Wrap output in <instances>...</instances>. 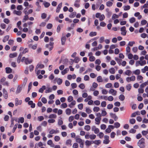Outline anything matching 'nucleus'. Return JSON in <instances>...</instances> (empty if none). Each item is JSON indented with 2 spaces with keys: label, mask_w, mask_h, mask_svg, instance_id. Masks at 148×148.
I'll return each instance as SVG.
<instances>
[{
  "label": "nucleus",
  "mask_w": 148,
  "mask_h": 148,
  "mask_svg": "<svg viewBox=\"0 0 148 148\" xmlns=\"http://www.w3.org/2000/svg\"><path fill=\"white\" fill-rule=\"evenodd\" d=\"M138 145L140 148H143L145 147V139L142 138L139 140L137 143Z\"/></svg>",
  "instance_id": "f257e3e1"
},
{
  "label": "nucleus",
  "mask_w": 148,
  "mask_h": 148,
  "mask_svg": "<svg viewBox=\"0 0 148 148\" xmlns=\"http://www.w3.org/2000/svg\"><path fill=\"white\" fill-rule=\"evenodd\" d=\"M21 61L22 62H24L26 64H28L31 63L32 62V60L29 58L23 57H22Z\"/></svg>",
  "instance_id": "f03ea898"
},
{
  "label": "nucleus",
  "mask_w": 148,
  "mask_h": 148,
  "mask_svg": "<svg viewBox=\"0 0 148 148\" xmlns=\"http://www.w3.org/2000/svg\"><path fill=\"white\" fill-rule=\"evenodd\" d=\"M75 141L76 142L80 144L79 146L81 148H83L84 147V141L81 138L76 137Z\"/></svg>",
  "instance_id": "7ed1b4c3"
},
{
  "label": "nucleus",
  "mask_w": 148,
  "mask_h": 148,
  "mask_svg": "<svg viewBox=\"0 0 148 148\" xmlns=\"http://www.w3.org/2000/svg\"><path fill=\"white\" fill-rule=\"evenodd\" d=\"M146 64V61L145 60H139L137 61L136 63V66H138L139 65L140 66H143Z\"/></svg>",
  "instance_id": "20e7f679"
},
{
  "label": "nucleus",
  "mask_w": 148,
  "mask_h": 148,
  "mask_svg": "<svg viewBox=\"0 0 148 148\" xmlns=\"http://www.w3.org/2000/svg\"><path fill=\"white\" fill-rule=\"evenodd\" d=\"M136 77L134 75H132L131 77H127L126 79V81L128 82H130L131 81H134Z\"/></svg>",
  "instance_id": "39448f33"
},
{
  "label": "nucleus",
  "mask_w": 148,
  "mask_h": 148,
  "mask_svg": "<svg viewBox=\"0 0 148 148\" xmlns=\"http://www.w3.org/2000/svg\"><path fill=\"white\" fill-rule=\"evenodd\" d=\"M109 138V137L108 136H104V140H103V143L106 144H108L110 141Z\"/></svg>",
  "instance_id": "423d86ee"
},
{
  "label": "nucleus",
  "mask_w": 148,
  "mask_h": 148,
  "mask_svg": "<svg viewBox=\"0 0 148 148\" xmlns=\"http://www.w3.org/2000/svg\"><path fill=\"white\" fill-rule=\"evenodd\" d=\"M92 130V131H94V133L95 134H97L99 133V129L95 126H93L91 128Z\"/></svg>",
  "instance_id": "0eeeda50"
},
{
  "label": "nucleus",
  "mask_w": 148,
  "mask_h": 148,
  "mask_svg": "<svg viewBox=\"0 0 148 148\" xmlns=\"http://www.w3.org/2000/svg\"><path fill=\"white\" fill-rule=\"evenodd\" d=\"M121 34L123 36H125L126 34L127 31L126 30V27L125 26H123L121 28Z\"/></svg>",
  "instance_id": "6e6552de"
},
{
  "label": "nucleus",
  "mask_w": 148,
  "mask_h": 148,
  "mask_svg": "<svg viewBox=\"0 0 148 148\" xmlns=\"http://www.w3.org/2000/svg\"><path fill=\"white\" fill-rule=\"evenodd\" d=\"M109 93L112 94L114 96H115L116 94L117 91L114 89H111L109 90Z\"/></svg>",
  "instance_id": "1a4fd4ad"
},
{
  "label": "nucleus",
  "mask_w": 148,
  "mask_h": 148,
  "mask_svg": "<svg viewBox=\"0 0 148 148\" xmlns=\"http://www.w3.org/2000/svg\"><path fill=\"white\" fill-rule=\"evenodd\" d=\"M101 118L100 117H97L95 119V124L97 125H99L100 124V121L101 120Z\"/></svg>",
  "instance_id": "9d476101"
},
{
  "label": "nucleus",
  "mask_w": 148,
  "mask_h": 148,
  "mask_svg": "<svg viewBox=\"0 0 148 148\" xmlns=\"http://www.w3.org/2000/svg\"><path fill=\"white\" fill-rule=\"evenodd\" d=\"M53 42H51L49 44H47L46 45V47L47 48H49V46H50L49 48V50L50 51L53 48Z\"/></svg>",
  "instance_id": "9b49d317"
},
{
  "label": "nucleus",
  "mask_w": 148,
  "mask_h": 148,
  "mask_svg": "<svg viewBox=\"0 0 148 148\" xmlns=\"http://www.w3.org/2000/svg\"><path fill=\"white\" fill-rule=\"evenodd\" d=\"M3 96L5 99H7L8 97V94L7 91L5 88L3 89Z\"/></svg>",
  "instance_id": "f8f14e48"
},
{
  "label": "nucleus",
  "mask_w": 148,
  "mask_h": 148,
  "mask_svg": "<svg viewBox=\"0 0 148 148\" xmlns=\"http://www.w3.org/2000/svg\"><path fill=\"white\" fill-rule=\"evenodd\" d=\"M22 101L19 100L18 98H16L15 99V105L17 106L18 105H21L22 103Z\"/></svg>",
  "instance_id": "ddd939ff"
},
{
  "label": "nucleus",
  "mask_w": 148,
  "mask_h": 148,
  "mask_svg": "<svg viewBox=\"0 0 148 148\" xmlns=\"http://www.w3.org/2000/svg\"><path fill=\"white\" fill-rule=\"evenodd\" d=\"M22 90V87L20 86H18L17 88L16 91V94H17L19 93Z\"/></svg>",
  "instance_id": "4468645a"
},
{
  "label": "nucleus",
  "mask_w": 148,
  "mask_h": 148,
  "mask_svg": "<svg viewBox=\"0 0 148 148\" xmlns=\"http://www.w3.org/2000/svg\"><path fill=\"white\" fill-rule=\"evenodd\" d=\"M47 144L50 145L51 147H54V144L53 143L51 140H49L47 142Z\"/></svg>",
  "instance_id": "2eb2a0df"
},
{
  "label": "nucleus",
  "mask_w": 148,
  "mask_h": 148,
  "mask_svg": "<svg viewBox=\"0 0 148 148\" xmlns=\"http://www.w3.org/2000/svg\"><path fill=\"white\" fill-rule=\"evenodd\" d=\"M62 5V3H60L58 5L57 8L56 10V12H59L60 9H61Z\"/></svg>",
  "instance_id": "dca6fc26"
},
{
  "label": "nucleus",
  "mask_w": 148,
  "mask_h": 148,
  "mask_svg": "<svg viewBox=\"0 0 148 148\" xmlns=\"http://www.w3.org/2000/svg\"><path fill=\"white\" fill-rule=\"evenodd\" d=\"M92 142V143L98 145L101 143V141L100 140H97L93 141Z\"/></svg>",
  "instance_id": "f3484780"
},
{
  "label": "nucleus",
  "mask_w": 148,
  "mask_h": 148,
  "mask_svg": "<svg viewBox=\"0 0 148 148\" xmlns=\"http://www.w3.org/2000/svg\"><path fill=\"white\" fill-rule=\"evenodd\" d=\"M5 69L7 73H10L12 72V70L10 67H6Z\"/></svg>",
  "instance_id": "a211bd4d"
},
{
  "label": "nucleus",
  "mask_w": 148,
  "mask_h": 148,
  "mask_svg": "<svg viewBox=\"0 0 148 148\" xmlns=\"http://www.w3.org/2000/svg\"><path fill=\"white\" fill-rule=\"evenodd\" d=\"M66 40V38L65 36H62L61 38L62 44V45H64Z\"/></svg>",
  "instance_id": "6ab92c4d"
},
{
  "label": "nucleus",
  "mask_w": 148,
  "mask_h": 148,
  "mask_svg": "<svg viewBox=\"0 0 148 148\" xmlns=\"http://www.w3.org/2000/svg\"><path fill=\"white\" fill-rule=\"evenodd\" d=\"M97 80L99 82H103L102 78L101 76H98L97 77Z\"/></svg>",
  "instance_id": "aec40b11"
},
{
  "label": "nucleus",
  "mask_w": 148,
  "mask_h": 148,
  "mask_svg": "<svg viewBox=\"0 0 148 148\" xmlns=\"http://www.w3.org/2000/svg\"><path fill=\"white\" fill-rule=\"evenodd\" d=\"M9 35H6L3 38V41L5 42L8 40L9 38Z\"/></svg>",
  "instance_id": "412c9836"
},
{
  "label": "nucleus",
  "mask_w": 148,
  "mask_h": 148,
  "mask_svg": "<svg viewBox=\"0 0 148 148\" xmlns=\"http://www.w3.org/2000/svg\"><path fill=\"white\" fill-rule=\"evenodd\" d=\"M29 48H31L33 49H35L37 47V45L36 44L34 45H32L31 44H30L29 45Z\"/></svg>",
  "instance_id": "4be33fe9"
},
{
  "label": "nucleus",
  "mask_w": 148,
  "mask_h": 148,
  "mask_svg": "<svg viewBox=\"0 0 148 148\" xmlns=\"http://www.w3.org/2000/svg\"><path fill=\"white\" fill-rule=\"evenodd\" d=\"M28 103L29 105H31V107L32 108H34L35 107V104L34 103H33V102L32 101H29Z\"/></svg>",
  "instance_id": "5701e85b"
},
{
  "label": "nucleus",
  "mask_w": 148,
  "mask_h": 148,
  "mask_svg": "<svg viewBox=\"0 0 148 148\" xmlns=\"http://www.w3.org/2000/svg\"><path fill=\"white\" fill-rule=\"evenodd\" d=\"M46 86H43L42 87L40 88L39 90V92H40L42 93L44 90L46 89Z\"/></svg>",
  "instance_id": "b1692460"
},
{
  "label": "nucleus",
  "mask_w": 148,
  "mask_h": 148,
  "mask_svg": "<svg viewBox=\"0 0 148 148\" xmlns=\"http://www.w3.org/2000/svg\"><path fill=\"white\" fill-rule=\"evenodd\" d=\"M17 56V53H10L9 55V57L10 58H12L16 57Z\"/></svg>",
  "instance_id": "393cba45"
},
{
  "label": "nucleus",
  "mask_w": 148,
  "mask_h": 148,
  "mask_svg": "<svg viewBox=\"0 0 148 148\" xmlns=\"http://www.w3.org/2000/svg\"><path fill=\"white\" fill-rule=\"evenodd\" d=\"M72 141L70 139L68 140L66 142V145H70L71 146Z\"/></svg>",
  "instance_id": "a878e982"
},
{
  "label": "nucleus",
  "mask_w": 148,
  "mask_h": 148,
  "mask_svg": "<svg viewBox=\"0 0 148 148\" xmlns=\"http://www.w3.org/2000/svg\"><path fill=\"white\" fill-rule=\"evenodd\" d=\"M69 70V69L68 68H66L63 71H62L61 73L62 75H64Z\"/></svg>",
  "instance_id": "bb28decb"
},
{
  "label": "nucleus",
  "mask_w": 148,
  "mask_h": 148,
  "mask_svg": "<svg viewBox=\"0 0 148 148\" xmlns=\"http://www.w3.org/2000/svg\"><path fill=\"white\" fill-rule=\"evenodd\" d=\"M75 100H73V101L69 105V106L71 108H72V106L75 105Z\"/></svg>",
  "instance_id": "cd10ccee"
},
{
  "label": "nucleus",
  "mask_w": 148,
  "mask_h": 148,
  "mask_svg": "<svg viewBox=\"0 0 148 148\" xmlns=\"http://www.w3.org/2000/svg\"><path fill=\"white\" fill-rule=\"evenodd\" d=\"M136 121L134 119H130L129 122L130 123L132 124H134L136 123Z\"/></svg>",
  "instance_id": "c85d7f7f"
},
{
  "label": "nucleus",
  "mask_w": 148,
  "mask_h": 148,
  "mask_svg": "<svg viewBox=\"0 0 148 148\" xmlns=\"http://www.w3.org/2000/svg\"><path fill=\"white\" fill-rule=\"evenodd\" d=\"M133 73L136 75H138L140 73V71L139 69H136L133 71Z\"/></svg>",
  "instance_id": "c756f323"
},
{
  "label": "nucleus",
  "mask_w": 148,
  "mask_h": 148,
  "mask_svg": "<svg viewBox=\"0 0 148 148\" xmlns=\"http://www.w3.org/2000/svg\"><path fill=\"white\" fill-rule=\"evenodd\" d=\"M56 115L55 114H52L50 115L49 116V119H56Z\"/></svg>",
  "instance_id": "7c9ffc66"
},
{
  "label": "nucleus",
  "mask_w": 148,
  "mask_h": 148,
  "mask_svg": "<svg viewBox=\"0 0 148 148\" xmlns=\"http://www.w3.org/2000/svg\"><path fill=\"white\" fill-rule=\"evenodd\" d=\"M132 73V72L130 70H128L126 71L125 73V75L128 76H130L131 74Z\"/></svg>",
  "instance_id": "2f4dec72"
},
{
  "label": "nucleus",
  "mask_w": 148,
  "mask_h": 148,
  "mask_svg": "<svg viewBox=\"0 0 148 148\" xmlns=\"http://www.w3.org/2000/svg\"><path fill=\"white\" fill-rule=\"evenodd\" d=\"M109 71L111 74H114L115 72V70L113 68H111L109 69Z\"/></svg>",
  "instance_id": "473e14b6"
},
{
  "label": "nucleus",
  "mask_w": 148,
  "mask_h": 148,
  "mask_svg": "<svg viewBox=\"0 0 148 148\" xmlns=\"http://www.w3.org/2000/svg\"><path fill=\"white\" fill-rule=\"evenodd\" d=\"M29 19V17L28 15H25L24 18L22 21V22L23 23L25 22L27 20H28Z\"/></svg>",
  "instance_id": "72a5a7b5"
},
{
  "label": "nucleus",
  "mask_w": 148,
  "mask_h": 148,
  "mask_svg": "<svg viewBox=\"0 0 148 148\" xmlns=\"http://www.w3.org/2000/svg\"><path fill=\"white\" fill-rule=\"evenodd\" d=\"M76 14L75 12H73L69 16V17L71 18H73L75 17Z\"/></svg>",
  "instance_id": "f704fd0d"
},
{
  "label": "nucleus",
  "mask_w": 148,
  "mask_h": 148,
  "mask_svg": "<svg viewBox=\"0 0 148 148\" xmlns=\"http://www.w3.org/2000/svg\"><path fill=\"white\" fill-rule=\"evenodd\" d=\"M97 136H99L100 138H101L103 137L104 134L103 132H100L97 135Z\"/></svg>",
  "instance_id": "c9c22d12"
},
{
  "label": "nucleus",
  "mask_w": 148,
  "mask_h": 148,
  "mask_svg": "<svg viewBox=\"0 0 148 148\" xmlns=\"http://www.w3.org/2000/svg\"><path fill=\"white\" fill-rule=\"evenodd\" d=\"M14 13L18 15H20L21 14L22 12L21 11H17L15 10L14 11Z\"/></svg>",
  "instance_id": "e433bc0d"
},
{
  "label": "nucleus",
  "mask_w": 148,
  "mask_h": 148,
  "mask_svg": "<svg viewBox=\"0 0 148 148\" xmlns=\"http://www.w3.org/2000/svg\"><path fill=\"white\" fill-rule=\"evenodd\" d=\"M71 110L69 108H67L66 110V114L68 115H69L71 114Z\"/></svg>",
  "instance_id": "4c0bfd02"
},
{
  "label": "nucleus",
  "mask_w": 148,
  "mask_h": 148,
  "mask_svg": "<svg viewBox=\"0 0 148 148\" xmlns=\"http://www.w3.org/2000/svg\"><path fill=\"white\" fill-rule=\"evenodd\" d=\"M92 144V141H91L88 140H86L85 141V144L86 146H90Z\"/></svg>",
  "instance_id": "58836bf2"
},
{
  "label": "nucleus",
  "mask_w": 148,
  "mask_h": 148,
  "mask_svg": "<svg viewBox=\"0 0 148 148\" xmlns=\"http://www.w3.org/2000/svg\"><path fill=\"white\" fill-rule=\"evenodd\" d=\"M97 35V32H91L89 34V36L91 37H92L95 36Z\"/></svg>",
  "instance_id": "ea45409f"
},
{
  "label": "nucleus",
  "mask_w": 148,
  "mask_h": 148,
  "mask_svg": "<svg viewBox=\"0 0 148 148\" xmlns=\"http://www.w3.org/2000/svg\"><path fill=\"white\" fill-rule=\"evenodd\" d=\"M148 71V66H145L144 68L142 69V71L143 73H145L146 71Z\"/></svg>",
  "instance_id": "a19ab883"
},
{
  "label": "nucleus",
  "mask_w": 148,
  "mask_h": 148,
  "mask_svg": "<svg viewBox=\"0 0 148 148\" xmlns=\"http://www.w3.org/2000/svg\"><path fill=\"white\" fill-rule=\"evenodd\" d=\"M96 136L94 134H92L90 135V139L94 140L96 138Z\"/></svg>",
  "instance_id": "79ce46f5"
},
{
  "label": "nucleus",
  "mask_w": 148,
  "mask_h": 148,
  "mask_svg": "<svg viewBox=\"0 0 148 148\" xmlns=\"http://www.w3.org/2000/svg\"><path fill=\"white\" fill-rule=\"evenodd\" d=\"M52 91V89L51 88H47V89L45 91L46 93H49L51 92Z\"/></svg>",
  "instance_id": "37998d69"
},
{
  "label": "nucleus",
  "mask_w": 148,
  "mask_h": 148,
  "mask_svg": "<svg viewBox=\"0 0 148 148\" xmlns=\"http://www.w3.org/2000/svg\"><path fill=\"white\" fill-rule=\"evenodd\" d=\"M130 23H132L136 21V19L134 17H132L129 20Z\"/></svg>",
  "instance_id": "c03bdc74"
},
{
  "label": "nucleus",
  "mask_w": 148,
  "mask_h": 148,
  "mask_svg": "<svg viewBox=\"0 0 148 148\" xmlns=\"http://www.w3.org/2000/svg\"><path fill=\"white\" fill-rule=\"evenodd\" d=\"M73 97L72 96H69L67 99V101L69 102H70L73 100Z\"/></svg>",
  "instance_id": "a18cd8bd"
},
{
  "label": "nucleus",
  "mask_w": 148,
  "mask_h": 148,
  "mask_svg": "<svg viewBox=\"0 0 148 148\" xmlns=\"http://www.w3.org/2000/svg\"><path fill=\"white\" fill-rule=\"evenodd\" d=\"M84 129L85 130L89 131L90 129V127L89 125H86L85 126Z\"/></svg>",
  "instance_id": "49530a36"
},
{
  "label": "nucleus",
  "mask_w": 148,
  "mask_h": 148,
  "mask_svg": "<svg viewBox=\"0 0 148 148\" xmlns=\"http://www.w3.org/2000/svg\"><path fill=\"white\" fill-rule=\"evenodd\" d=\"M93 110L94 112H98L100 110V108L97 107H95L94 108Z\"/></svg>",
  "instance_id": "de8ad7c7"
},
{
  "label": "nucleus",
  "mask_w": 148,
  "mask_h": 148,
  "mask_svg": "<svg viewBox=\"0 0 148 148\" xmlns=\"http://www.w3.org/2000/svg\"><path fill=\"white\" fill-rule=\"evenodd\" d=\"M119 17V15H117L116 14H114L112 16V19H114L116 18H118Z\"/></svg>",
  "instance_id": "09e8293b"
},
{
  "label": "nucleus",
  "mask_w": 148,
  "mask_h": 148,
  "mask_svg": "<svg viewBox=\"0 0 148 148\" xmlns=\"http://www.w3.org/2000/svg\"><path fill=\"white\" fill-rule=\"evenodd\" d=\"M60 139V137L58 136H56L54 137L55 140L56 142L58 141Z\"/></svg>",
  "instance_id": "8fccbe9b"
},
{
  "label": "nucleus",
  "mask_w": 148,
  "mask_h": 148,
  "mask_svg": "<svg viewBox=\"0 0 148 148\" xmlns=\"http://www.w3.org/2000/svg\"><path fill=\"white\" fill-rule=\"evenodd\" d=\"M119 99L121 101H123L125 98V96L123 95H120L119 97Z\"/></svg>",
  "instance_id": "3c124183"
},
{
  "label": "nucleus",
  "mask_w": 148,
  "mask_h": 148,
  "mask_svg": "<svg viewBox=\"0 0 148 148\" xmlns=\"http://www.w3.org/2000/svg\"><path fill=\"white\" fill-rule=\"evenodd\" d=\"M113 3L112 2L108 1L106 2V5L108 7H110L112 5Z\"/></svg>",
  "instance_id": "603ef678"
},
{
  "label": "nucleus",
  "mask_w": 148,
  "mask_h": 148,
  "mask_svg": "<svg viewBox=\"0 0 148 148\" xmlns=\"http://www.w3.org/2000/svg\"><path fill=\"white\" fill-rule=\"evenodd\" d=\"M79 87L82 89H83L85 88L84 84L83 83L80 84L79 86Z\"/></svg>",
  "instance_id": "864d4df0"
},
{
  "label": "nucleus",
  "mask_w": 148,
  "mask_h": 148,
  "mask_svg": "<svg viewBox=\"0 0 148 148\" xmlns=\"http://www.w3.org/2000/svg\"><path fill=\"white\" fill-rule=\"evenodd\" d=\"M115 127L118 128L120 126V124L118 122H116L114 123Z\"/></svg>",
  "instance_id": "5fc2aeb1"
},
{
  "label": "nucleus",
  "mask_w": 148,
  "mask_h": 148,
  "mask_svg": "<svg viewBox=\"0 0 148 148\" xmlns=\"http://www.w3.org/2000/svg\"><path fill=\"white\" fill-rule=\"evenodd\" d=\"M126 88L127 90L130 91L132 88L131 85L130 84H127L126 86Z\"/></svg>",
  "instance_id": "6e6d98bb"
},
{
  "label": "nucleus",
  "mask_w": 148,
  "mask_h": 148,
  "mask_svg": "<svg viewBox=\"0 0 148 148\" xmlns=\"http://www.w3.org/2000/svg\"><path fill=\"white\" fill-rule=\"evenodd\" d=\"M47 14L45 13H43L41 14V17L43 19L47 17Z\"/></svg>",
  "instance_id": "4d7b16f0"
},
{
  "label": "nucleus",
  "mask_w": 148,
  "mask_h": 148,
  "mask_svg": "<svg viewBox=\"0 0 148 148\" xmlns=\"http://www.w3.org/2000/svg\"><path fill=\"white\" fill-rule=\"evenodd\" d=\"M106 105V103L105 101H102L101 103V106L102 107H105Z\"/></svg>",
  "instance_id": "13d9d810"
},
{
  "label": "nucleus",
  "mask_w": 148,
  "mask_h": 148,
  "mask_svg": "<svg viewBox=\"0 0 148 148\" xmlns=\"http://www.w3.org/2000/svg\"><path fill=\"white\" fill-rule=\"evenodd\" d=\"M89 60L90 61H91V62L95 60V58L93 56H91L89 57Z\"/></svg>",
  "instance_id": "bf43d9fd"
},
{
  "label": "nucleus",
  "mask_w": 148,
  "mask_h": 148,
  "mask_svg": "<svg viewBox=\"0 0 148 148\" xmlns=\"http://www.w3.org/2000/svg\"><path fill=\"white\" fill-rule=\"evenodd\" d=\"M105 18V16L103 14L101 15L99 17L100 21H102Z\"/></svg>",
  "instance_id": "052dcab7"
},
{
  "label": "nucleus",
  "mask_w": 148,
  "mask_h": 148,
  "mask_svg": "<svg viewBox=\"0 0 148 148\" xmlns=\"http://www.w3.org/2000/svg\"><path fill=\"white\" fill-rule=\"evenodd\" d=\"M78 107L80 110H82L83 108V104L82 103H80L78 105Z\"/></svg>",
  "instance_id": "680f3d73"
},
{
  "label": "nucleus",
  "mask_w": 148,
  "mask_h": 148,
  "mask_svg": "<svg viewBox=\"0 0 148 148\" xmlns=\"http://www.w3.org/2000/svg\"><path fill=\"white\" fill-rule=\"evenodd\" d=\"M141 37L143 38H145L147 37V34L145 33H143L140 35Z\"/></svg>",
  "instance_id": "e2e57ef3"
},
{
  "label": "nucleus",
  "mask_w": 148,
  "mask_h": 148,
  "mask_svg": "<svg viewBox=\"0 0 148 148\" xmlns=\"http://www.w3.org/2000/svg\"><path fill=\"white\" fill-rule=\"evenodd\" d=\"M130 7L129 5H126L124 7V10H127L130 9Z\"/></svg>",
  "instance_id": "0e129e2a"
},
{
  "label": "nucleus",
  "mask_w": 148,
  "mask_h": 148,
  "mask_svg": "<svg viewBox=\"0 0 148 148\" xmlns=\"http://www.w3.org/2000/svg\"><path fill=\"white\" fill-rule=\"evenodd\" d=\"M112 84L111 83H108L106 85L105 87L106 88H108L112 87Z\"/></svg>",
  "instance_id": "69168bd1"
},
{
  "label": "nucleus",
  "mask_w": 148,
  "mask_h": 148,
  "mask_svg": "<svg viewBox=\"0 0 148 148\" xmlns=\"http://www.w3.org/2000/svg\"><path fill=\"white\" fill-rule=\"evenodd\" d=\"M57 82L58 84L60 85L61 84L62 82V79L60 78H58L57 80Z\"/></svg>",
  "instance_id": "338daca9"
},
{
  "label": "nucleus",
  "mask_w": 148,
  "mask_h": 148,
  "mask_svg": "<svg viewBox=\"0 0 148 148\" xmlns=\"http://www.w3.org/2000/svg\"><path fill=\"white\" fill-rule=\"evenodd\" d=\"M86 111L88 114H89L91 112L92 110L89 108H86Z\"/></svg>",
  "instance_id": "774afa93"
}]
</instances>
